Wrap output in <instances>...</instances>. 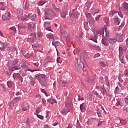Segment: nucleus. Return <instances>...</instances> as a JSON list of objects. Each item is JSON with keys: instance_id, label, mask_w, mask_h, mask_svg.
Segmentation results:
<instances>
[{"instance_id": "1", "label": "nucleus", "mask_w": 128, "mask_h": 128, "mask_svg": "<svg viewBox=\"0 0 128 128\" xmlns=\"http://www.w3.org/2000/svg\"><path fill=\"white\" fill-rule=\"evenodd\" d=\"M103 38L102 40V44L105 46H108L110 44V46H112L118 42V38H109L104 37V35H102Z\"/></svg>"}, {"instance_id": "2", "label": "nucleus", "mask_w": 128, "mask_h": 128, "mask_svg": "<svg viewBox=\"0 0 128 128\" xmlns=\"http://www.w3.org/2000/svg\"><path fill=\"white\" fill-rule=\"evenodd\" d=\"M88 66V64L86 62L78 61V60H77L75 62V68L78 72H82V70H86Z\"/></svg>"}, {"instance_id": "3", "label": "nucleus", "mask_w": 128, "mask_h": 128, "mask_svg": "<svg viewBox=\"0 0 128 128\" xmlns=\"http://www.w3.org/2000/svg\"><path fill=\"white\" fill-rule=\"evenodd\" d=\"M35 78L38 80H40V83L43 86H46V76L43 74H36Z\"/></svg>"}, {"instance_id": "4", "label": "nucleus", "mask_w": 128, "mask_h": 128, "mask_svg": "<svg viewBox=\"0 0 128 128\" xmlns=\"http://www.w3.org/2000/svg\"><path fill=\"white\" fill-rule=\"evenodd\" d=\"M45 14L48 18H54V16H56V12L52 8L48 9Z\"/></svg>"}, {"instance_id": "5", "label": "nucleus", "mask_w": 128, "mask_h": 128, "mask_svg": "<svg viewBox=\"0 0 128 128\" xmlns=\"http://www.w3.org/2000/svg\"><path fill=\"white\" fill-rule=\"evenodd\" d=\"M124 106V99L118 98L117 102L114 104L115 108H120Z\"/></svg>"}, {"instance_id": "6", "label": "nucleus", "mask_w": 128, "mask_h": 128, "mask_svg": "<svg viewBox=\"0 0 128 128\" xmlns=\"http://www.w3.org/2000/svg\"><path fill=\"white\" fill-rule=\"evenodd\" d=\"M30 36H32V38L28 37L26 42H34V40H36V34L34 33H31L30 34Z\"/></svg>"}, {"instance_id": "7", "label": "nucleus", "mask_w": 128, "mask_h": 128, "mask_svg": "<svg viewBox=\"0 0 128 128\" xmlns=\"http://www.w3.org/2000/svg\"><path fill=\"white\" fill-rule=\"evenodd\" d=\"M70 16L73 18H78V14L76 9L72 10V12L70 14Z\"/></svg>"}, {"instance_id": "8", "label": "nucleus", "mask_w": 128, "mask_h": 128, "mask_svg": "<svg viewBox=\"0 0 128 128\" xmlns=\"http://www.w3.org/2000/svg\"><path fill=\"white\" fill-rule=\"evenodd\" d=\"M44 26L46 30H49L52 32V29H50V23L48 22H44Z\"/></svg>"}, {"instance_id": "9", "label": "nucleus", "mask_w": 128, "mask_h": 128, "mask_svg": "<svg viewBox=\"0 0 128 128\" xmlns=\"http://www.w3.org/2000/svg\"><path fill=\"white\" fill-rule=\"evenodd\" d=\"M24 66L23 67V69L22 70H24V72H22V76H26V74H28V73H26V71L27 70H29L30 72H34V70H32L30 68H24Z\"/></svg>"}, {"instance_id": "10", "label": "nucleus", "mask_w": 128, "mask_h": 128, "mask_svg": "<svg viewBox=\"0 0 128 128\" xmlns=\"http://www.w3.org/2000/svg\"><path fill=\"white\" fill-rule=\"evenodd\" d=\"M6 16H2V18L4 20H9L10 18V13L8 12L7 15L6 14H5Z\"/></svg>"}, {"instance_id": "11", "label": "nucleus", "mask_w": 128, "mask_h": 128, "mask_svg": "<svg viewBox=\"0 0 128 128\" xmlns=\"http://www.w3.org/2000/svg\"><path fill=\"white\" fill-rule=\"evenodd\" d=\"M28 28H31L32 30H34V28H36V23L34 22H30L28 24Z\"/></svg>"}, {"instance_id": "12", "label": "nucleus", "mask_w": 128, "mask_h": 128, "mask_svg": "<svg viewBox=\"0 0 128 128\" xmlns=\"http://www.w3.org/2000/svg\"><path fill=\"white\" fill-rule=\"evenodd\" d=\"M122 8L123 10H128V4L126 2H124L122 4Z\"/></svg>"}, {"instance_id": "13", "label": "nucleus", "mask_w": 128, "mask_h": 128, "mask_svg": "<svg viewBox=\"0 0 128 128\" xmlns=\"http://www.w3.org/2000/svg\"><path fill=\"white\" fill-rule=\"evenodd\" d=\"M114 24H116V26H118L120 24V19L117 17L115 18L114 20Z\"/></svg>"}, {"instance_id": "14", "label": "nucleus", "mask_w": 128, "mask_h": 128, "mask_svg": "<svg viewBox=\"0 0 128 128\" xmlns=\"http://www.w3.org/2000/svg\"><path fill=\"white\" fill-rule=\"evenodd\" d=\"M58 83L59 84H60V86H68V83L66 82H64L61 80L58 81Z\"/></svg>"}, {"instance_id": "15", "label": "nucleus", "mask_w": 128, "mask_h": 128, "mask_svg": "<svg viewBox=\"0 0 128 128\" xmlns=\"http://www.w3.org/2000/svg\"><path fill=\"white\" fill-rule=\"evenodd\" d=\"M70 104H72V100L68 98L66 100V108H70Z\"/></svg>"}, {"instance_id": "16", "label": "nucleus", "mask_w": 128, "mask_h": 128, "mask_svg": "<svg viewBox=\"0 0 128 128\" xmlns=\"http://www.w3.org/2000/svg\"><path fill=\"white\" fill-rule=\"evenodd\" d=\"M70 112V108H68L66 107L64 110H62V114L64 116H66L68 112Z\"/></svg>"}, {"instance_id": "17", "label": "nucleus", "mask_w": 128, "mask_h": 128, "mask_svg": "<svg viewBox=\"0 0 128 128\" xmlns=\"http://www.w3.org/2000/svg\"><path fill=\"white\" fill-rule=\"evenodd\" d=\"M29 78L30 80V82L31 86H34L35 81L34 80V78H32V76H30L29 77Z\"/></svg>"}, {"instance_id": "18", "label": "nucleus", "mask_w": 128, "mask_h": 128, "mask_svg": "<svg viewBox=\"0 0 128 128\" xmlns=\"http://www.w3.org/2000/svg\"><path fill=\"white\" fill-rule=\"evenodd\" d=\"M100 10L98 9L92 8L91 10V12L92 13V14H93V16H94L96 14H98Z\"/></svg>"}, {"instance_id": "19", "label": "nucleus", "mask_w": 128, "mask_h": 128, "mask_svg": "<svg viewBox=\"0 0 128 128\" xmlns=\"http://www.w3.org/2000/svg\"><path fill=\"white\" fill-rule=\"evenodd\" d=\"M124 36L122 35H119L118 36V39L117 40L118 42H122L124 41L123 39Z\"/></svg>"}, {"instance_id": "20", "label": "nucleus", "mask_w": 128, "mask_h": 128, "mask_svg": "<svg viewBox=\"0 0 128 128\" xmlns=\"http://www.w3.org/2000/svg\"><path fill=\"white\" fill-rule=\"evenodd\" d=\"M46 2V0H40L38 2V6H44Z\"/></svg>"}, {"instance_id": "21", "label": "nucleus", "mask_w": 128, "mask_h": 128, "mask_svg": "<svg viewBox=\"0 0 128 128\" xmlns=\"http://www.w3.org/2000/svg\"><path fill=\"white\" fill-rule=\"evenodd\" d=\"M102 110L100 109L97 110V114L99 118H102Z\"/></svg>"}, {"instance_id": "22", "label": "nucleus", "mask_w": 128, "mask_h": 128, "mask_svg": "<svg viewBox=\"0 0 128 128\" xmlns=\"http://www.w3.org/2000/svg\"><path fill=\"white\" fill-rule=\"evenodd\" d=\"M89 24H90V26H94V18H91L88 21Z\"/></svg>"}, {"instance_id": "23", "label": "nucleus", "mask_w": 128, "mask_h": 128, "mask_svg": "<svg viewBox=\"0 0 128 128\" xmlns=\"http://www.w3.org/2000/svg\"><path fill=\"white\" fill-rule=\"evenodd\" d=\"M116 14H118V12L112 11L109 14V16H110V18H112V16H114V15Z\"/></svg>"}, {"instance_id": "24", "label": "nucleus", "mask_w": 128, "mask_h": 128, "mask_svg": "<svg viewBox=\"0 0 128 128\" xmlns=\"http://www.w3.org/2000/svg\"><path fill=\"white\" fill-rule=\"evenodd\" d=\"M126 52V50H124V48H122V47L119 48L120 54H124V52Z\"/></svg>"}, {"instance_id": "25", "label": "nucleus", "mask_w": 128, "mask_h": 128, "mask_svg": "<svg viewBox=\"0 0 128 128\" xmlns=\"http://www.w3.org/2000/svg\"><path fill=\"white\" fill-rule=\"evenodd\" d=\"M30 20H32V22L36 21V14H34L30 18Z\"/></svg>"}, {"instance_id": "26", "label": "nucleus", "mask_w": 128, "mask_h": 128, "mask_svg": "<svg viewBox=\"0 0 128 128\" xmlns=\"http://www.w3.org/2000/svg\"><path fill=\"white\" fill-rule=\"evenodd\" d=\"M46 36L49 38L50 40H54V36L52 34H48L46 35Z\"/></svg>"}, {"instance_id": "27", "label": "nucleus", "mask_w": 128, "mask_h": 128, "mask_svg": "<svg viewBox=\"0 0 128 128\" xmlns=\"http://www.w3.org/2000/svg\"><path fill=\"white\" fill-rule=\"evenodd\" d=\"M25 10H28L30 8V2H26L25 4Z\"/></svg>"}, {"instance_id": "28", "label": "nucleus", "mask_w": 128, "mask_h": 128, "mask_svg": "<svg viewBox=\"0 0 128 128\" xmlns=\"http://www.w3.org/2000/svg\"><path fill=\"white\" fill-rule=\"evenodd\" d=\"M80 110L82 112H84V110H86V106L84 105V104H82L80 105Z\"/></svg>"}, {"instance_id": "29", "label": "nucleus", "mask_w": 128, "mask_h": 128, "mask_svg": "<svg viewBox=\"0 0 128 128\" xmlns=\"http://www.w3.org/2000/svg\"><path fill=\"white\" fill-rule=\"evenodd\" d=\"M98 30L94 31V36L96 38H98Z\"/></svg>"}, {"instance_id": "30", "label": "nucleus", "mask_w": 128, "mask_h": 128, "mask_svg": "<svg viewBox=\"0 0 128 128\" xmlns=\"http://www.w3.org/2000/svg\"><path fill=\"white\" fill-rule=\"evenodd\" d=\"M10 70L12 72H14V70H18V68L16 66H13L10 68Z\"/></svg>"}, {"instance_id": "31", "label": "nucleus", "mask_w": 128, "mask_h": 128, "mask_svg": "<svg viewBox=\"0 0 128 128\" xmlns=\"http://www.w3.org/2000/svg\"><path fill=\"white\" fill-rule=\"evenodd\" d=\"M92 2H87L86 3V6L87 8V10H89L90 7V6H92Z\"/></svg>"}, {"instance_id": "32", "label": "nucleus", "mask_w": 128, "mask_h": 128, "mask_svg": "<svg viewBox=\"0 0 128 128\" xmlns=\"http://www.w3.org/2000/svg\"><path fill=\"white\" fill-rule=\"evenodd\" d=\"M98 34H100V36H102L104 34V30H98Z\"/></svg>"}, {"instance_id": "33", "label": "nucleus", "mask_w": 128, "mask_h": 128, "mask_svg": "<svg viewBox=\"0 0 128 128\" xmlns=\"http://www.w3.org/2000/svg\"><path fill=\"white\" fill-rule=\"evenodd\" d=\"M10 30L13 32L14 34H16V27L12 26L10 28Z\"/></svg>"}, {"instance_id": "34", "label": "nucleus", "mask_w": 128, "mask_h": 128, "mask_svg": "<svg viewBox=\"0 0 128 128\" xmlns=\"http://www.w3.org/2000/svg\"><path fill=\"white\" fill-rule=\"evenodd\" d=\"M60 16L62 18H64L66 16V12H62L60 13Z\"/></svg>"}, {"instance_id": "35", "label": "nucleus", "mask_w": 128, "mask_h": 128, "mask_svg": "<svg viewBox=\"0 0 128 128\" xmlns=\"http://www.w3.org/2000/svg\"><path fill=\"white\" fill-rule=\"evenodd\" d=\"M7 85L8 88H12V81H8L7 82Z\"/></svg>"}, {"instance_id": "36", "label": "nucleus", "mask_w": 128, "mask_h": 128, "mask_svg": "<svg viewBox=\"0 0 128 128\" xmlns=\"http://www.w3.org/2000/svg\"><path fill=\"white\" fill-rule=\"evenodd\" d=\"M7 50H8V52H14V48H12L10 47H8L7 46Z\"/></svg>"}, {"instance_id": "37", "label": "nucleus", "mask_w": 128, "mask_h": 128, "mask_svg": "<svg viewBox=\"0 0 128 128\" xmlns=\"http://www.w3.org/2000/svg\"><path fill=\"white\" fill-rule=\"evenodd\" d=\"M28 108V104H26V106L22 108L24 112H26Z\"/></svg>"}, {"instance_id": "38", "label": "nucleus", "mask_w": 128, "mask_h": 128, "mask_svg": "<svg viewBox=\"0 0 128 128\" xmlns=\"http://www.w3.org/2000/svg\"><path fill=\"white\" fill-rule=\"evenodd\" d=\"M100 64L101 66H108V64L104 62H100Z\"/></svg>"}, {"instance_id": "39", "label": "nucleus", "mask_w": 128, "mask_h": 128, "mask_svg": "<svg viewBox=\"0 0 128 128\" xmlns=\"http://www.w3.org/2000/svg\"><path fill=\"white\" fill-rule=\"evenodd\" d=\"M47 100L48 102H50V104H54V100L52 98L48 99Z\"/></svg>"}, {"instance_id": "40", "label": "nucleus", "mask_w": 128, "mask_h": 128, "mask_svg": "<svg viewBox=\"0 0 128 128\" xmlns=\"http://www.w3.org/2000/svg\"><path fill=\"white\" fill-rule=\"evenodd\" d=\"M92 92L93 94H95L96 96H98V98H100V94H98V92H96V91H92Z\"/></svg>"}, {"instance_id": "41", "label": "nucleus", "mask_w": 128, "mask_h": 128, "mask_svg": "<svg viewBox=\"0 0 128 128\" xmlns=\"http://www.w3.org/2000/svg\"><path fill=\"white\" fill-rule=\"evenodd\" d=\"M42 110V107L38 108L36 110V112L37 114H40V110Z\"/></svg>"}, {"instance_id": "42", "label": "nucleus", "mask_w": 128, "mask_h": 128, "mask_svg": "<svg viewBox=\"0 0 128 128\" xmlns=\"http://www.w3.org/2000/svg\"><path fill=\"white\" fill-rule=\"evenodd\" d=\"M104 21L106 24H108V19L106 17H104Z\"/></svg>"}, {"instance_id": "43", "label": "nucleus", "mask_w": 128, "mask_h": 128, "mask_svg": "<svg viewBox=\"0 0 128 128\" xmlns=\"http://www.w3.org/2000/svg\"><path fill=\"white\" fill-rule=\"evenodd\" d=\"M61 34L64 38H66V36H68V34L66 32H62Z\"/></svg>"}, {"instance_id": "44", "label": "nucleus", "mask_w": 128, "mask_h": 128, "mask_svg": "<svg viewBox=\"0 0 128 128\" xmlns=\"http://www.w3.org/2000/svg\"><path fill=\"white\" fill-rule=\"evenodd\" d=\"M8 48V46L6 45H4L2 48H0L1 50H4L6 48Z\"/></svg>"}, {"instance_id": "45", "label": "nucleus", "mask_w": 128, "mask_h": 128, "mask_svg": "<svg viewBox=\"0 0 128 128\" xmlns=\"http://www.w3.org/2000/svg\"><path fill=\"white\" fill-rule=\"evenodd\" d=\"M102 17V15H98L96 17V22H98L100 20V18Z\"/></svg>"}, {"instance_id": "46", "label": "nucleus", "mask_w": 128, "mask_h": 128, "mask_svg": "<svg viewBox=\"0 0 128 128\" xmlns=\"http://www.w3.org/2000/svg\"><path fill=\"white\" fill-rule=\"evenodd\" d=\"M52 44L53 46H56L58 44H60V42H56L54 40V41H52Z\"/></svg>"}, {"instance_id": "47", "label": "nucleus", "mask_w": 128, "mask_h": 128, "mask_svg": "<svg viewBox=\"0 0 128 128\" xmlns=\"http://www.w3.org/2000/svg\"><path fill=\"white\" fill-rule=\"evenodd\" d=\"M20 99H21L20 97L18 96V97H16V98H15L14 99V100L16 102H18V100H20Z\"/></svg>"}, {"instance_id": "48", "label": "nucleus", "mask_w": 128, "mask_h": 128, "mask_svg": "<svg viewBox=\"0 0 128 128\" xmlns=\"http://www.w3.org/2000/svg\"><path fill=\"white\" fill-rule=\"evenodd\" d=\"M6 2H0V8H2V6H6Z\"/></svg>"}, {"instance_id": "49", "label": "nucleus", "mask_w": 128, "mask_h": 128, "mask_svg": "<svg viewBox=\"0 0 128 128\" xmlns=\"http://www.w3.org/2000/svg\"><path fill=\"white\" fill-rule=\"evenodd\" d=\"M87 96L88 98H92V92H89L88 94H87Z\"/></svg>"}, {"instance_id": "50", "label": "nucleus", "mask_w": 128, "mask_h": 128, "mask_svg": "<svg viewBox=\"0 0 128 128\" xmlns=\"http://www.w3.org/2000/svg\"><path fill=\"white\" fill-rule=\"evenodd\" d=\"M102 94L105 96H108V90L106 89L103 90Z\"/></svg>"}, {"instance_id": "51", "label": "nucleus", "mask_w": 128, "mask_h": 128, "mask_svg": "<svg viewBox=\"0 0 128 128\" xmlns=\"http://www.w3.org/2000/svg\"><path fill=\"white\" fill-rule=\"evenodd\" d=\"M88 21H85L84 22V28H88Z\"/></svg>"}, {"instance_id": "52", "label": "nucleus", "mask_w": 128, "mask_h": 128, "mask_svg": "<svg viewBox=\"0 0 128 128\" xmlns=\"http://www.w3.org/2000/svg\"><path fill=\"white\" fill-rule=\"evenodd\" d=\"M38 118H40V120H44V116H40V114H36Z\"/></svg>"}, {"instance_id": "53", "label": "nucleus", "mask_w": 128, "mask_h": 128, "mask_svg": "<svg viewBox=\"0 0 128 128\" xmlns=\"http://www.w3.org/2000/svg\"><path fill=\"white\" fill-rule=\"evenodd\" d=\"M86 18H90L92 16V14L90 13H88L86 14Z\"/></svg>"}, {"instance_id": "54", "label": "nucleus", "mask_w": 128, "mask_h": 128, "mask_svg": "<svg viewBox=\"0 0 128 128\" xmlns=\"http://www.w3.org/2000/svg\"><path fill=\"white\" fill-rule=\"evenodd\" d=\"M18 28H26V26H24L23 25L19 24L18 25Z\"/></svg>"}, {"instance_id": "55", "label": "nucleus", "mask_w": 128, "mask_h": 128, "mask_svg": "<svg viewBox=\"0 0 128 128\" xmlns=\"http://www.w3.org/2000/svg\"><path fill=\"white\" fill-rule=\"evenodd\" d=\"M124 26V22H122L120 26H119V28H122Z\"/></svg>"}, {"instance_id": "56", "label": "nucleus", "mask_w": 128, "mask_h": 128, "mask_svg": "<svg viewBox=\"0 0 128 128\" xmlns=\"http://www.w3.org/2000/svg\"><path fill=\"white\" fill-rule=\"evenodd\" d=\"M105 32H106V34H105L106 38H108V36H110V34H108V32H107L106 30H105Z\"/></svg>"}, {"instance_id": "57", "label": "nucleus", "mask_w": 128, "mask_h": 128, "mask_svg": "<svg viewBox=\"0 0 128 128\" xmlns=\"http://www.w3.org/2000/svg\"><path fill=\"white\" fill-rule=\"evenodd\" d=\"M78 100H84V98L82 97H80V96L78 95Z\"/></svg>"}, {"instance_id": "58", "label": "nucleus", "mask_w": 128, "mask_h": 128, "mask_svg": "<svg viewBox=\"0 0 128 128\" xmlns=\"http://www.w3.org/2000/svg\"><path fill=\"white\" fill-rule=\"evenodd\" d=\"M34 66H36V68H38L40 66V64L38 62L34 63Z\"/></svg>"}, {"instance_id": "59", "label": "nucleus", "mask_w": 128, "mask_h": 128, "mask_svg": "<svg viewBox=\"0 0 128 128\" xmlns=\"http://www.w3.org/2000/svg\"><path fill=\"white\" fill-rule=\"evenodd\" d=\"M38 36H39L40 38L42 36V32H38Z\"/></svg>"}, {"instance_id": "60", "label": "nucleus", "mask_w": 128, "mask_h": 128, "mask_svg": "<svg viewBox=\"0 0 128 128\" xmlns=\"http://www.w3.org/2000/svg\"><path fill=\"white\" fill-rule=\"evenodd\" d=\"M124 12V14H126V16H128V10H123Z\"/></svg>"}, {"instance_id": "61", "label": "nucleus", "mask_w": 128, "mask_h": 128, "mask_svg": "<svg viewBox=\"0 0 128 128\" xmlns=\"http://www.w3.org/2000/svg\"><path fill=\"white\" fill-rule=\"evenodd\" d=\"M124 76H128V70H126L124 72Z\"/></svg>"}, {"instance_id": "62", "label": "nucleus", "mask_w": 128, "mask_h": 128, "mask_svg": "<svg viewBox=\"0 0 128 128\" xmlns=\"http://www.w3.org/2000/svg\"><path fill=\"white\" fill-rule=\"evenodd\" d=\"M124 101L126 104H128V97L126 96V98H124Z\"/></svg>"}, {"instance_id": "63", "label": "nucleus", "mask_w": 128, "mask_h": 128, "mask_svg": "<svg viewBox=\"0 0 128 128\" xmlns=\"http://www.w3.org/2000/svg\"><path fill=\"white\" fill-rule=\"evenodd\" d=\"M34 14H32V13H29L28 14V18H32V16H33Z\"/></svg>"}, {"instance_id": "64", "label": "nucleus", "mask_w": 128, "mask_h": 128, "mask_svg": "<svg viewBox=\"0 0 128 128\" xmlns=\"http://www.w3.org/2000/svg\"><path fill=\"white\" fill-rule=\"evenodd\" d=\"M67 128H72V124H69Z\"/></svg>"}]
</instances>
